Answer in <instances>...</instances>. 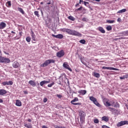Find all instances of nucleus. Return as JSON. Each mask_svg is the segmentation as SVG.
Wrapping results in <instances>:
<instances>
[{
	"instance_id": "37",
	"label": "nucleus",
	"mask_w": 128,
	"mask_h": 128,
	"mask_svg": "<svg viewBox=\"0 0 128 128\" xmlns=\"http://www.w3.org/2000/svg\"><path fill=\"white\" fill-rule=\"evenodd\" d=\"M106 30H107L108 31H110V30H112V26H109L106 28Z\"/></svg>"
},
{
	"instance_id": "62",
	"label": "nucleus",
	"mask_w": 128,
	"mask_h": 128,
	"mask_svg": "<svg viewBox=\"0 0 128 128\" xmlns=\"http://www.w3.org/2000/svg\"><path fill=\"white\" fill-rule=\"evenodd\" d=\"M0 54H2V50H0Z\"/></svg>"
},
{
	"instance_id": "17",
	"label": "nucleus",
	"mask_w": 128,
	"mask_h": 128,
	"mask_svg": "<svg viewBox=\"0 0 128 128\" xmlns=\"http://www.w3.org/2000/svg\"><path fill=\"white\" fill-rule=\"evenodd\" d=\"M29 84H30V86H36V83L34 82V80H30L28 82Z\"/></svg>"
},
{
	"instance_id": "2",
	"label": "nucleus",
	"mask_w": 128,
	"mask_h": 128,
	"mask_svg": "<svg viewBox=\"0 0 128 128\" xmlns=\"http://www.w3.org/2000/svg\"><path fill=\"white\" fill-rule=\"evenodd\" d=\"M56 62V60L54 59H49L46 60L45 62L40 65L41 68H46L50 64H54Z\"/></svg>"
},
{
	"instance_id": "33",
	"label": "nucleus",
	"mask_w": 128,
	"mask_h": 128,
	"mask_svg": "<svg viewBox=\"0 0 128 128\" xmlns=\"http://www.w3.org/2000/svg\"><path fill=\"white\" fill-rule=\"evenodd\" d=\"M122 34L124 36H128V30L124 31L122 32Z\"/></svg>"
},
{
	"instance_id": "53",
	"label": "nucleus",
	"mask_w": 128,
	"mask_h": 128,
	"mask_svg": "<svg viewBox=\"0 0 128 128\" xmlns=\"http://www.w3.org/2000/svg\"><path fill=\"white\" fill-rule=\"evenodd\" d=\"M28 122H32V120H30V118H29L28 120Z\"/></svg>"
},
{
	"instance_id": "38",
	"label": "nucleus",
	"mask_w": 128,
	"mask_h": 128,
	"mask_svg": "<svg viewBox=\"0 0 128 128\" xmlns=\"http://www.w3.org/2000/svg\"><path fill=\"white\" fill-rule=\"evenodd\" d=\"M34 14H35V16H38V18H40V14H38V11H34Z\"/></svg>"
},
{
	"instance_id": "18",
	"label": "nucleus",
	"mask_w": 128,
	"mask_h": 128,
	"mask_svg": "<svg viewBox=\"0 0 128 128\" xmlns=\"http://www.w3.org/2000/svg\"><path fill=\"white\" fill-rule=\"evenodd\" d=\"M16 106H22V102L20 100H16Z\"/></svg>"
},
{
	"instance_id": "57",
	"label": "nucleus",
	"mask_w": 128,
	"mask_h": 128,
	"mask_svg": "<svg viewBox=\"0 0 128 128\" xmlns=\"http://www.w3.org/2000/svg\"><path fill=\"white\" fill-rule=\"evenodd\" d=\"M11 32H12V34H16V32H14V31H12Z\"/></svg>"
},
{
	"instance_id": "63",
	"label": "nucleus",
	"mask_w": 128,
	"mask_h": 128,
	"mask_svg": "<svg viewBox=\"0 0 128 128\" xmlns=\"http://www.w3.org/2000/svg\"><path fill=\"white\" fill-rule=\"evenodd\" d=\"M40 4H44V2H41Z\"/></svg>"
},
{
	"instance_id": "56",
	"label": "nucleus",
	"mask_w": 128,
	"mask_h": 128,
	"mask_svg": "<svg viewBox=\"0 0 128 128\" xmlns=\"http://www.w3.org/2000/svg\"><path fill=\"white\" fill-rule=\"evenodd\" d=\"M4 100L0 98V102H3Z\"/></svg>"
},
{
	"instance_id": "47",
	"label": "nucleus",
	"mask_w": 128,
	"mask_h": 128,
	"mask_svg": "<svg viewBox=\"0 0 128 128\" xmlns=\"http://www.w3.org/2000/svg\"><path fill=\"white\" fill-rule=\"evenodd\" d=\"M120 80H124L126 78H124V76H122L120 77Z\"/></svg>"
},
{
	"instance_id": "49",
	"label": "nucleus",
	"mask_w": 128,
	"mask_h": 128,
	"mask_svg": "<svg viewBox=\"0 0 128 128\" xmlns=\"http://www.w3.org/2000/svg\"><path fill=\"white\" fill-rule=\"evenodd\" d=\"M117 22H122V19L120 18H118L117 20Z\"/></svg>"
},
{
	"instance_id": "27",
	"label": "nucleus",
	"mask_w": 128,
	"mask_h": 128,
	"mask_svg": "<svg viewBox=\"0 0 128 128\" xmlns=\"http://www.w3.org/2000/svg\"><path fill=\"white\" fill-rule=\"evenodd\" d=\"M66 32H67V34H72V30L70 29H65Z\"/></svg>"
},
{
	"instance_id": "51",
	"label": "nucleus",
	"mask_w": 128,
	"mask_h": 128,
	"mask_svg": "<svg viewBox=\"0 0 128 128\" xmlns=\"http://www.w3.org/2000/svg\"><path fill=\"white\" fill-rule=\"evenodd\" d=\"M86 4H88L89 3H88V2H84V6H86Z\"/></svg>"
},
{
	"instance_id": "15",
	"label": "nucleus",
	"mask_w": 128,
	"mask_h": 128,
	"mask_svg": "<svg viewBox=\"0 0 128 128\" xmlns=\"http://www.w3.org/2000/svg\"><path fill=\"white\" fill-rule=\"evenodd\" d=\"M12 66L14 68H18L20 66V63H18V62H14L13 63Z\"/></svg>"
},
{
	"instance_id": "20",
	"label": "nucleus",
	"mask_w": 128,
	"mask_h": 128,
	"mask_svg": "<svg viewBox=\"0 0 128 128\" xmlns=\"http://www.w3.org/2000/svg\"><path fill=\"white\" fill-rule=\"evenodd\" d=\"M98 30L99 32H100L102 34H106V30H104V29L102 27H98Z\"/></svg>"
},
{
	"instance_id": "12",
	"label": "nucleus",
	"mask_w": 128,
	"mask_h": 128,
	"mask_svg": "<svg viewBox=\"0 0 128 128\" xmlns=\"http://www.w3.org/2000/svg\"><path fill=\"white\" fill-rule=\"evenodd\" d=\"M52 36H54V38H60V40L64 38V36L62 34H58L57 35H54L52 34Z\"/></svg>"
},
{
	"instance_id": "42",
	"label": "nucleus",
	"mask_w": 128,
	"mask_h": 128,
	"mask_svg": "<svg viewBox=\"0 0 128 128\" xmlns=\"http://www.w3.org/2000/svg\"><path fill=\"white\" fill-rule=\"evenodd\" d=\"M82 10V6H80V8H78L76 10V12H78V10Z\"/></svg>"
},
{
	"instance_id": "45",
	"label": "nucleus",
	"mask_w": 128,
	"mask_h": 128,
	"mask_svg": "<svg viewBox=\"0 0 128 128\" xmlns=\"http://www.w3.org/2000/svg\"><path fill=\"white\" fill-rule=\"evenodd\" d=\"M82 22H86L88 20V19L86 18H84L82 19Z\"/></svg>"
},
{
	"instance_id": "46",
	"label": "nucleus",
	"mask_w": 128,
	"mask_h": 128,
	"mask_svg": "<svg viewBox=\"0 0 128 128\" xmlns=\"http://www.w3.org/2000/svg\"><path fill=\"white\" fill-rule=\"evenodd\" d=\"M48 102V98H44V102Z\"/></svg>"
},
{
	"instance_id": "25",
	"label": "nucleus",
	"mask_w": 128,
	"mask_h": 128,
	"mask_svg": "<svg viewBox=\"0 0 128 128\" xmlns=\"http://www.w3.org/2000/svg\"><path fill=\"white\" fill-rule=\"evenodd\" d=\"M93 76H95V78H98L100 76V74L96 73V72H94Z\"/></svg>"
},
{
	"instance_id": "6",
	"label": "nucleus",
	"mask_w": 128,
	"mask_h": 128,
	"mask_svg": "<svg viewBox=\"0 0 128 128\" xmlns=\"http://www.w3.org/2000/svg\"><path fill=\"white\" fill-rule=\"evenodd\" d=\"M64 56V51L61 50L56 53V56L58 58H62Z\"/></svg>"
},
{
	"instance_id": "58",
	"label": "nucleus",
	"mask_w": 128,
	"mask_h": 128,
	"mask_svg": "<svg viewBox=\"0 0 128 128\" xmlns=\"http://www.w3.org/2000/svg\"><path fill=\"white\" fill-rule=\"evenodd\" d=\"M93 1H96V2H100V0H92Z\"/></svg>"
},
{
	"instance_id": "5",
	"label": "nucleus",
	"mask_w": 128,
	"mask_h": 128,
	"mask_svg": "<svg viewBox=\"0 0 128 128\" xmlns=\"http://www.w3.org/2000/svg\"><path fill=\"white\" fill-rule=\"evenodd\" d=\"M104 102L105 106H112V104L109 102L110 100L108 98H104Z\"/></svg>"
},
{
	"instance_id": "52",
	"label": "nucleus",
	"mask_w": 128,
	"mask_h": 128,
	"mask_svg": "<svg viewBox=\"0 0 128 128\" xmlns=\"http://www.w3.org/2000/svg\"><path fill=\"white\" fill-rule=\"evenodd\" d=\"M80 6V4H77L75 5V7L76 8H78V6Z\"/></svg>"
},
{
	"instance_id": "21",
	"label": "nucleus",
	"mask_w": 128,
	"mask_h": 128,
	"mask_svg": "<svg viewBox=\"0 0 128 128\" xmlns=\"http://www.w3.org/2000/svg\"><path fill=\"white\" fill-rule=\"evenodd\" d=\"M31 36L32 38V40H34V42H36V34H34V33L32 31Z\"/></svg>"
},
{
	"instance_id": "43",
	"label": "nucleus",
	"mask_w": 128,
	"mask_h": 128,
	"mask_svg": "<svg viewBox=\"0 0 128 128\" xmlns=\"http://www.w3.org/2000/svg\"><path fill=\"white\" fill-rule=\"evenodd\" d=\"M72 104H73L74 106H80V104H82L80 103V102H78V103H73Z\"/></svg>"
},
{
	"instance_id": "48",
	"label": "nucleus",
	"mask_w": 128,
	"mask_h": 128,
	"mask_svg": "<svg viewBox=\"0 0 128 128\" xmlns=\"http://www.w3.org/2000/svg\"><path fill=\"white\" fill-rule=\"evenodd\" d=\"M124 78H128V74L124 75Z\"/></svg>"
},
{
	"instance_id": "1",
	"label": "nucleus",
	"mask_w": 128,
	"mask_h": 128,
	"mask_svg": "<svg viewBox=\"0 0 128 128\" xmlns=\"http://www.w3.org/2000/svg\"><path fill=\"white\" fill-rule=\"evenodd\" d=\"M78 112L79 114V116H80V122L82 124L84 122V120H86V112H84L82 110H78Z\"/></svg>"
},
{
	"instance_id": "14",
	"label": "nucleus",
	"mask_w": 128,
	"mask_h": 128,
	"mask_svg": "<svg viewBox=\"0 0 128 128\" xmlns=\"http://www.w3.org/2000/svg\"><path fill=\"white\" fill-rule=\"evenodd\" d=\"M102 120L108 122L110 120V118L108 116H104L102 118Z\"/></svg>"
},
{
	"instance_id": "22",
	"label": "nucleus",
	"mask_w": 128,
	"mask_h": 128,
	"mask_svg": "<svg viewBox=\"0 0 128 128\" xmlns=\"http://www.w3.org/2000/svg\"><path fill=\"white\" fill-rule=\"evenodd\" d=\"M19 36H20V37L16 36L14 38V40H20L22 36V32H19Z\"/></svg>"
},
{
	"instance_id": "11",
	"label": "nucleus",
	"mask_w": 128,
	"mask_h": 128,
	"mask_svg": "<svg viewBox=\"0 0 128 128\" xmlns=\"http://www.w3.org/2000/svg\"><path fill=\"white\" fill-rule=\"evenodd\" d=\"M14 84V82L12 80H10L9 82H2L3 86H12Z\"/></svg>"
},
{
	"instance_id": "59",
	"label": "nucleus",
	"mask_w": 128,
	"mask_h": 128,
	"mask_svg": "<svg viewBox=\"0 0 128 128\" xmlns=\"http://www.w3.org/2000/svg\"><path fill=\"white\" fill-rule=\"evenodd\" d=\"M66 30H67L66 28H64L62 29V32H66Z\"/></svg>"
},
{
	"instance_id": "26",
	"label": "nucleus",
	"mask_w": 128,
	"mask_h": 128,
	"mask_svg": "<svg viewBox=\"0 0 128 128\" xmlns=\"http://www.w3.org/2000/svg\"><path fill=\"white\" fill-rule=\"evenodd\" d=\"M24 126L27 128H32V124L30 123L28 124H25Z\"/></svg>"
},
{
	"instance_id": "29",
	"label": "nucleus",
	"mask_w": 128,
	"mask_h": 128,
	"mask_svg": "<svg viewBox=\"0 0 128 128\" xmlns=\"http://www.w3.org/2000/svg\"><path fill=\"white\" fill-rule=\"evenodd\" d=\"M76 102H78V98H75L73 100L71 101V104H74Z\"/></svg>"
},
{
	"instance_id": "13",
	"label": "nucleus",
	"mask_w": 128,
	"mask_h": 128,
	"mask_svg": "<svg viewBox=\"0 0 128 128\" xmlns=\"http://www.w3.org/2000/svg\"><path fill=\"white\" fill-rule=\"evenodd\" d=\"M8 94V91L4 89H0V96H4Z\"/></svg>"
},
{
	"instance_id": "28",
	"label": "nucleus",
	"mask_w": 128,
	"mask_h": 128,
	"mask_svg": "<svg viewBox=\"0 0 128 128\" xmlns=\"http://www.w3.org/2000/svg\"><path fill=\"white\" fill-rule=\"evenodd\" d=\"M126 12V9L124 8L122 9V10H120L118 12V14H122L123 12Z\"/></svg>"
},
{
	"instance_id": "55",
	"label": "nucleus",
	"mask_w": 128,
	"mask_h": 128,
	"mask_svg": "<svg viewBox=\"0 0 128 128\" xmlns=\"http://www.w3.org/2000/svg\"><path fill=\"white\" fill-rule=\"evenodd\" d=\"M42 128H48V126H42Z\"/></svg>"
},
{
	"instance_id": "3",
	"label": "nucleus",
	"mask_w": 128,
	"mask_h": 128,
	"mask_svg": "<svg viewBox=\"0 0 128 128\" xmlns=\"http://www.w3.org/2000/svg\"><path fill=\"white\" fill-rule=\"evenodd\" d=\"M0 62L1 64H10V60L8 58L0 56Z\"/></svg>"
},
{
	"instance_id": "61",
	"label": "nucleus",
	"mask_w": 128,
	"mask_h": 128,
	"mask_svg": "<svg viewBox=\"0 0 128 128\" xmlns=\"http://www.w3.org/2000/svg\"><path fill=\"white\" fill-rule=\"evenodd\" d=\"M4 53L6 54H8V53H6V52H4Z\"/></svg>"
},
{
	"instance_id": "4",
	"label": "nucleus",
	"mask_w": 128,
	"mask_h": 128,
	"mask_svg": "<svg viewBox=\"0 0 128 128\" xmlns=\"http://www.w3.org/2000/svg\"><path fill=\"white\" fill-rule=\"evenodd\" d=\"M90 100L92 102H94V104L96 106H98V108H102V105H100V103H98V100H96V98H94L92 96H91L90 97Z\"/></svg>"
},
{
	"instance_id": "39",
	"label": "nucleus",
	"mask_w": 128,
	"mask_h": 128,
	"mask_svg": "<svg viewBox=\"0 0 128 128\" xmlns=\"http://www.w3.org/2000/svg\"><path fill=\"white\" fill-rule=\"evenodd\" d=\"M54 82H53L50 84H48V88H52V86H54Z\"/></svg>"
},
{
	"instance_id": "8",
	"label": "nucleus",
	"mask_w": 128,
	"mask_h": 128,
	"mask_svg": "<svg viewBox=\"0 0 128 128\" xmlns=\"http://www.w3.org/2000/svg\"><path fill=\"white\" fill-rule=\"evenodd\" d=\"M124 124H128V121H121L117 124V126H122Z\"/></svg>"
},
{
	"instance_id": "23",
	"label": "nucleus",
	"mask_w": 128,
	"mask_h": 128,
	"mask_svg": "<svg viewBox=\"0 0 128 128\" xmlns=\"http://www.w3.org/2000/svg\"><path fill=\"white\" fill-rule=\"evenodd\" d=\"M6 6L7 8H10L12 6V2L11 1H8L6 4Z\"/></svg>"
},
{
	"instance_id": "36",
	"label": "nucleus",
	"mask_w": 128,
	"mask_h": 128,
	"mask_svg": "<svg viewBox=\"0 0 128 128\" xmlns=\"http://www.w3.org/2000/svg\"><path fill=\"white\" fill-rule=\"evenodd\" d=\"M107 22L108 24H114V22H116V21L114 20H108Z\"/></svg>"
},
{
	"instance_id": "32",
	"label": "nucleus",
	"mask_w": 128,
	"mask_h": 128,
	"mask_svg": "<svg viewBox=\"0 0 128 128\" xmlns=\"http://www.w3.org/2000/svg\"><path fill=\"white\" fill-rule=\"evenodd\" d=\"M68 20H72V22H74L76 18L72 16H68Z\"/></svg>"
},
{
	"instance_id": "7",
	"label": "nucleus",
	"mask_w": 128,
	"mask_h": 128,
	"mask_svg": "<svg viewBox=\"0 0 128 128\" xmlns=\"http://www.w3.org/2000/svg\"><path fill=\"white\" fill-rule=\"evenodd\" d=\"M71 36H82V34L78 32V31L72 30Z\"/></svg>"
},
{
	"instance_id": "50",
	"label": "nucleus",
	"mask_w": 128,
	"mask_h": 128,
	"mask_svg": "<svg viewBox=\"0 0 128 128\" xmlns=\"http://www.w3.org/2000/svg\"><path fill=\"white\" fill-rule=\"evenodd\" d=\"M84 2V0H80V2H79V4H82V2Z\"/></svg>"
},
{
	"instance_id": "19",
	"label": "nucleus",
	"mask_w": 128,
	"mask_h": 128,
	"mask_svg": "<svg viewBox=\"0 0 128 128\" xmlns=\"http://www.w3.org/2000/svg\"><path fill=\"white\" fill-rule=\"evenodd\" d=\"M50 80H49V81L43 80V81L41 82H40V86H44V84H48V83H50Z\"/></svg>"
},
{
	"instance_id": "40",
	"label": "nucleus",
	"mask_w": 128,
	"mask_h": 128,
	"mask_svg": "<svg viewBox=\"0 0 128 128\" xmlns=\"http://www.w3.org/2000/svg\"><path fill=\"white\" fill-rule=\"evenodd\" d=\"M94 124H98L100 122V120H98V118L94 119Z\"/></svg>"
},
{
	"instance_id": "35",
	"label": "nucleus",
	"mask_w": 128,
	"mask_h": 128,
	"mask_svg": "<svg viewBox=\"0 0 128 128\" xmlns=\"http://www.w3.org/2000/svg\"><path fill=\"white\" fill-rule=\"evenodd\" d=\"M110 110V112H116V110L114 108H109Z\"/></svg>"
},
{
	"instance_id": "10",
	"label": "nucleus",
	"mask_w": 128,
	"mask_h": 128,
	"mask_svg": "<svg viewBox=\"0 0 128 128\" xmlns=\"http://www.w3.org/2000/svg\"><path fill=\"white\" fill-rule=\"evenodd\" d=\"M102 70H118V68H112V67H106V66H102Z\"/></svg>"
},
{
	"instance_id": "60",
	"label": "nucleus",
	"mask_w": 128,
	"mask_h": 128,
	"mask_svg": "<svg viewBox=\"0 0 128 128\" xmlns=\"http://www.w3.org/2000/svg\"><path fill=\"white\" fill-rule=\"evenodd\" d=\"M40 12H41L42 14H44V12H42V10H41Z\"/></svg>"
},
{
	"instance_id": "30",
	"label": "nucleus",
	"mask_w": 128,
	"mask_h": 128,
	"mask_svg": "<svg viewBox=\"0 0 128 128\" xmlns=\"http://www.w3.org/2000/svg\"><path fill=\"white\" fill-rule=\"evenodd\" d=\"M18 12H21V14H24V10L22 8H18Z\"/></svg>"
},
{
	"instance_id": "24",
	"label": "nucleus",
	"mask_w": 128,
	"mask_h": 128,
	"mask_svg": "<svg viewBox=\"0 0 128 128\" xmlns=\"http://www.w3.org/2000/svg\"><path fill=\"white\" fill-rule=\"evenodd\" d=\"M78 92L80 94H82L84 96V95L86 94V90H80Z\"/></svg>"
},
{
	"instance_id": "54",
	"label": "nucleus",
	"mask_w": 128,
	"mask_h": 128,
	"mask_svg": "<svg viewBox=\"0 0 128 128\" xmlns=\"http://www.w3.org/2000/svg\"><path fill=\"white\" fill-rule=\"evenodd\" d=\"M24 92L25 94H28V91H24Z\"/></svg>"
},
{
	"instance_id": "44",
	"label": "nucleus",
	"mask_w": 128,
	"mask_h": 128,
	"mask_svg": "<svg viewBox=\"0 0 128 128\" xmlns=\"http://www.w3.org/2000/svg\"><path fill=\"white\" fill-rule=\"evenodd\" d=\"M56 96H58V98H62V96L61 94H58L56 95Z\"/></svg>"
},
{
	"instance_id": "9",
	"label": "nucleus",
	"mask_w": 128,
	"mask_h": 128,
	"mask_svg": "<svg viewBox=\"0 0 128 128\" xmlns=\"http://www.w3.org/2000/svg\"><path fill=\"white\" fill-rule=\"evenodd\" d=\"M63 67L64 68L68 70H70V72H72V70L70 67V65L68 64V62H64L63 64Z\"/></svg>"
},
{
	"instance_id": "34",
	"label": "nucleus",
	"mask_w": 128,
	"mask_h": 128,
	"mask_svg": "<svg viewBox=\"0 0 128 128\" xmlns=\"http://www.w3.org/2000/svg\"><path fill=\"white\" fill-rule=\"evenodd\" d=\"M79 42H80V44H86V40H81L79 41Z\"/></svg>"
},
{
	"instance_id": "31",
	"label": "nucleus",
	"mask_w": 128,
	"mask_h": 128,
	"mask_svg": "<svg viewBox=\"0 0 128 128\" xmlns=\"http://www.w3.org/2000/svg\"><path fill=\"white\" fill-rule=\"evenodd\" d=\"M30 40H32V38H30V36H28L26 38V42H30Z\"/></svg>"
},
{
	"instance_id": "41",
	"label": "nucleus",
	"mask_w": 128,
	"mask_h": 128,
	"mask_svg": "<svg viewBox=\"0 0 128 128\" xmlns=\"http://www.w3.org/2000/svg\"><path fill=\"white\" fill-rule=\"evenodd\" d=\"M114 108H120V104H118V103L116 102V104L114 105Z\"/></svg>"
},
{
	"instance_id": "64",
	"label": "nucleus",
	"mask_w": 128,
	"mask_h": 128,
	"mask_svg": "<svg viewBox=\"0 0 128 128\" xmlns=\"http://www.w3.org/2000/svg\"><path fill=\"white\" fill-rule=\"evenodd\" d=\"M112 104H114V102H113Z\"/></svg>"
},
{
	"instance_id": "16",
	"label": "nucleus",
	"mask_w": 128,
	"mask_h": 128,
	"mask_svg": "<svg viewBox=\"0 0 128 128\" xmlns=\"http://www.w3.org/2000/svg\"><path fill=\"white\" fill-rule=\"evenodd\" d=\"M6 26V23L2 22L0 24V30H4Z\"/></svg>"
}]
</instances>
